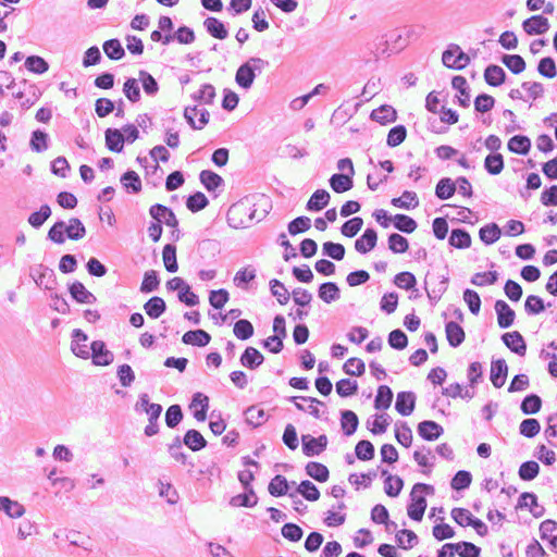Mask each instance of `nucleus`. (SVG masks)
<instances>
[{
    "instance_id": "1",
    "label": "nucleus",
    "mask_w": 557,
    "mask_h": 557,
    "mask_svg": "<svg viewBox=\"0 0 557 557\" xmlns=\"http://www.w3.org/2000/svg\"><path fill=\"white\" fill-rule=\"evenodd\" d=\"M256 196L244 197L236 203L232 205L227 212V222L233 228H245L250 226L255 221L259 222L264 216L267 211L257 214L255 202Z\"/></svg>"
},
{
    "instance_id": "2",
    "label": "nucleus",
    "mask_w": 557,
    "mask_h": 557,
    "mask_svg": "<svg viewBox=\"0 0 557 557\" xmlns=\"http://www.w3.org/2000/svg\"><path fill=\"white\" fill-rule=\"evenodd\" d=\"M269 66V61L259 57H251L237 69L235 82L240 88L248 90L251 88L256 76Z\"/></svg>"
},
{
    "instance_id": "3",
    "label": "nucleus",
    "mask_w": 557,
    "mask_h": 557,
    "mask_svg": "<svg viewBox=\"0 0 557 557\" xmlns=\"http://www.w3.org/2000/svg\"><path fill=\"white\" fill-rule=\"evenodd\" d=\"M422 492L433 493L434 487L425 483H416L410 493V504L407 512L410 519L421 521L426 509V499L421 495Z\"/></svg>"
},
{
    "instance_id": "4",
    "label": "nucleus",
    "mask_w": 557,
    "mask_h": 557,
    "mask_svg": "<svg viewBox=\"0 0 557 557\" xmlns=\"http://www.w3.org/2000/svg\"><path fill=\"white\" fill-rule=\"evenodd\" d=\"M29 276L34 280L38 287L46 290L52 292L58 286L55 272L42 263L32 267Z\"/></svg>"
},
{
    "instance_id": "5",
    "label": "nucleus",
    "mask_w": 557,
    "mask_h": 557,
    "mask_svg": "<svg viewBox=\"0 0 557 557\" xmlns=\"http://www.w3.org/2000/svg\"><path fill=\"white\" fill-rule=\"evenodd\" d=\"M442 61L449 69L462 70L470 63V58L458 45L450 44L443 52Z\"/></svg>"
},
{
    "instance_id": "6",
    "label": "nucleus",
    "mask_w": 557,
    "mask_h": 557,
    "mask_svg": "<svg viewBox=\"0 0 557 557\" xmlns=\"http://www.w3.org/2000/svg\"><path fill=\"white\" fill-rule=\"evenodd\" d=\"M273 332L275 333L272 336H269L263 341V347H270V342H275L273 348H271V352L278 354L283 349V339L286 337V326H285V318L283 315H276L273 320Z\"/></svg>"
},
{
    "instance_id": "7",
    "label": "nucleus",
    "mask_w": 557,
    "mask_h": 557,
    "mask_svg": "<svg viewBox=\"0 0 557 557\" xmlns=\"http://www.w3.org/2000/svg\"><path fill=\"white\" fill-rule=\"evenodd\" d=\"M91 350V359L95 366H109L114 360V355L111 350L107 348V345L103 341H94L90 344Z\"/></svg>"
},
{
    "instance_id": "8",
    "label": "nucleus",
    "mask_w": 557,
    "mask_h": 557,
    "mask_svg": "<svg viewBox=\"0 0 557 557\" xmlns=\"http://www.w3.org/2000/svg\"><path fill=\"white\" fill-rule=\"evenodd\" d=\"M302 453L307 457H312L320 455L323 450H325L327 446V437L326 435H320L319 437H313L311 435H302Z\"/></svg>"
},
{
    "instance_id": "9",
    "label": "nucleus",
    "mask_w": 557,
    "mask_h": 557,
    "mask_svg": "<svg viewBox=\"0 0 557 557\" xmlns=\"http://www.w3.org/2000/svg\"><path fill=\"white\" fill-rule=\"evenodd\" d=\"M193 417L203 422L207 419V411L209 408V397L203 393L197 392L193 395L191 401L188 406Z\"/></svg>"
},
{
    "instance_id": "10",
    "label": "nucleus",
    "mask_w": 557,
    "mask_h": 557,
    "mask_svg": "<svg viewBox=\"0 0 557 557\" xmlns=\"http://www.w3.org/2000/svg\"><path fill=\"white\" fill-rule=\"evenodd\" d=\"M208 115L206 109L199 110L196 106L187 107L184 111L187 123L195 129H201L207 125L209 122Z\"/></svg>"
},
{
    "instance_id": "11",
    "label": "nucleus",
    "mask_w": 557,
    "mask_h": 557,
    "mask_svg": "<svg viewBox=\"0 0 557 557\" xmlns=\"http://www.w3.org/2000/svg\"><path fill=\"white\" fill-rule=\"evenodd\" d=\"M69 293L71 297L78 304L90 305L97 301V297L91 292H89L79 281H75L69 284Z\"/></svg>"
},
{
    "instance_id": "12",
    "label": "nucleus",
    "mask_w": 557,
    "mask_h": 557,
    "mask_svg": "<svg viewBox=\"0 0 557 557\" xmlns=\"http://www.w3.org/2000/svg\"><path fill=\"white\" fill-rule=\"evenodd\" d=\"M522 27L528 35H541L549 29V22L543 15H533L523 21Z\"/></svg>"
},
{
    "instance_id": "13",
    "label": "nucleus",
    "mask_w": 557,
    "mask_h": 557,
    "mask_svg": "<svg viewBox=\"0 0 557 557\" xmlns=\"http://www.w3.org/2000/svg\"><path fill=\"white\" fill-rule=\"evenodd\" d=\"M495 311L497 314V323L500 329H508L513 324L516 313L505 300L495 302Z\"/></svg>"
},
{
    "instance_id": "14",
    "label": "nucleus",
    "mask_w": 557,
    "mask_h": 557,
    "mask_svg": "<svg viewBox=\"0 0 557 557\" xmlns=\"http://www.w3.org/2000/svg\"><path fill=\"white\" fill-rule=\"evenodd\" d=\"M416 406V394L413 392H399L396 397L395 409L401 416H410Z\"/></svg>"
},
{
    "instance_id": "15",
    "label": "nucleus",
    "mask_w": 557,
    "mask_h": 557,
    "mask_svg": "<svg viewBox=\"0 0 557 557\" xmlns=\"http://www.w3.org/2000/svg\"><path fill=\"white\" fill-rule=\"evenodd\" d=\"M504 344L515 354L524 356L527 352V345L524 338L518 331L505 333L502 336Z\"/></svg>"
},
{
    "instance_id": "16",
    "label": "nucleus",
    "mask_w": 557,
    "mask_h": 557,
    "mask_svg": "<svg viewBox=\"0 0 557 557\" xmlns=\"http://www.w3.org/2000/svg\"><path fill=\"white\" fill-rule=\"evenodd\" d=\"M417 431L423 440L435 441L443 434L444 429L435 421L425 420L418 424Z\"/></svg>"
},
{
    "instance_id": "17",
    "label": "nucleus",
    "mask_w": 557,
    "mask_h": 557,
    "mask_svg": "<svg viewBox=\"0 0 557 557\" xmlns=\"http://www.w3.org/2000/svg\"><path fill=\"white\" fill-rule=\"evenodd\" d=\"M106 147L112 151L120 153L123 151L125 138L121 129L107 128L104 132Z\"/></svg>"
},
{
    "instance_id": "18",
    "label": "nucleus",
    "mask_w": 557,
    "mask_h": 557,
    "mask_svg": "<svg viewBox=\"0 0 557 557\" xmlns=\"http://www.w3.org/2000/svg\"><path fill=\"white\" fill-rule=\"evenodd\" d=\"M508 367L504 359L492 361L491 364V381L496 388L502 387L507 377Z\"/></svg>"
},
{
    "instance_id": "19",
    "label": "nucleus",
    "mask_w": 557,
    "mask_h": 557,
    "mask_svg": "<svg viewBox=\"0 0 557 557\" xmlns=\"http://www.w3.org/2000/svg\"><path fill=\"white\" fill-rule=\"evenodd\" d=\"M377 233L373 228H367L361 237L355 242V249L359 253H367L376 246Z\"/></svg>"
},
{
    "instance_id": "20",
    "label": "nucleus",
    "mask_w": 557,
    "mask_h": 557,
    "mask_svg": "<svg viewBox=\"0 0 557 557\" xmlns=\"http://www.w3.org/2000/svg\"><path fill=\"white\" fill-rule=\"evenodd\" d=\"M169 454L176 461H180L183 465L188 463L189 465L188 472H189L190 476L196 479V480H200L202 478V475L206 474L209 471V468L198 467L194 462H188L187 461V455L184 451H182V449L169 450Z\"/></svg>"
},
{
    "instance_id": "21",
    "label": "nucleus",
    "mask_w": 557,
    "mask_h": 557,
    "mask_svg": "<svg viewBox=\"0 0 557 557\" xmlns=\"http://www.w3.org/2000/svg\"><path fill=\"white\" fill-rule=\"evenodd\" d=\"M162 412V406L159 404H152V406H149V410H146V413L148 414V425H146L144 433L146 436L151 437L159 432V423L158 420Z\"/></svg>"
},
{
    "instance_id": "22",
    "label": "nucleus",
    "mask_w": 557,
    "mask_h": 557,
    "mask_svg": "<svg viewBox=\"0 0 557 557\" xmlns=\"http://www.w3.org/2000/svg\"><path fill=\"white\" fill-rule=\"evenodd\" d=\"M182 342L185 345L205 347L209 344V333L201 329L190 330L183 335Z\"/></svg>"
},
{
    "instance_id": "23",
    "label": "nucleus",
    "mask_w": 557,
    "mask_h": 557,
    "mask_svg": "<svg viewBox=\"0 0 557 557\" xmlns=\"http://www.w3.org/2000/svg\"><path fill=\"white\" fill-rule=\"evenodd\" d=\"M183 443L193 451H199L207 447L208 442L205 436L197 430L190 429L188 430L184 437Z\"/></svg>"
},
{
    "instance_id": "24",
    "label": "nucleus",
    "mask_w": 557,
    "mask_h": 557,
    "mask_svg": "<svg viewBox=\"0 0 557 557\" xmlns=\"http://www.w3.org/2000/svg\"><path fill=\"white\" fill-rule=\"evenodd\" d=\"M446 338L451 347L460 346L465 341L463 329L454 321H449L445 325Z\"/></svg>"
},
{
    "instance_id": "25",
    "label": "nucleus",
    "mask_w": 557,
    "mask_h": 557,
    "mask_svg": "<svg viewBox=\"0 0 557 557\" xmlns=\"http://www.w3.org/2000/svg\"><path fill=\"white\" fill-rule=\"evenodd\" d=\"M263 360V355L255 347H247L240 356L242 366L250 370L257 369Z\"/></svg>"
},
{
    "instance_id": "26",
    "label": "nucleus",
    "mask_w": 557,
    "mask_h": 557,
    "mask_svg": "<svg viewBox=\"0 0 557 557\" xmlns=\"http://www.w3.org/2000/svg\"><path fill=\"white\" fill-rule=\"evenodd\" d=\"M371 119L382 125L395 122L397 119L396 110L388 104H383L371 112Z\"/></svg>"
},
{
    "instance_id": "27",
    "label": "nucleus",
    "mask_w": 557,
    "mask_h": 557,
    "mask_svg": "<svg viewBox=\"0 0 557 557\" xmlns=\"http://www.w3.org/2000/svg\"><path fill=\"white\" fill-rule=\"evenodd\" d=\"M144 310L149 318L158 319L166 311V304L163 298L153 296L145 302Z\"/></svg>"
},
{
    "instance_id": "28",
    "label": "nucleus",
    "mask_w": 557,
    "mask_h": 557,
    "mask_svg": "<svg viewBox=\"0 0 557 557\" xmlns=\"http://www.w3.org/2000/svg\"><path fill=\"white\" fill-rule=\"evenodd\" d=\"M318 296L325 304H331L341 298V289L334 282H326L320 285Z\"/></svg>"
},
{
    "instance_id": "29",
    "label": "nucleus",
    "mask_w": 557,
    "mask_h": 557,
    "mask_svg": "<svg viewBox=\"0 0 557 557\" xmlns=\"http://www.w3.org/2000/svg\"><path fill=\"white\" fill-rule=\"evenodd\" d=\"M484 79L490 86L497 87L505 83L506 73L499 65L491 64L484 71Z\"/></svg>"
},
{
    "instance_id": "30",
    "label": "nucleus",
    "mask_w": 557,
    "mask_h": 557,
    "mask_svg": "<svg viewBox=\"0 0 557 557\" xmlns=\"http://www.w3.org/2000/svg\"><path fill=\"white\" fill-rule=\"evenodd\" d=\"M0 510L4 511L10 518H20L24 515L25 508L16 500L7 496H0Z\"/></svg>"
},
{
    "instance_id": "31",
    "label": "nucleus",
    "mask_w": 557,
    "mask_h": 557,
    "mask_svg": "<svg viewBox=\"0 0 557 557\" xmlns=\"http://www.w3.org/2000/svg\"><path fill=\"white\" fill-rule=\"evenodd\" d=\"M49 135L41 131L35 129L32 132L29 147L34 152L41 153L49 148Z\"/></svg>"
},
{
    "instance_id": "32",
    "label": "nucleus",
    "mask_w": 557,
    "mask_h": 557,
    "mask_svg": "<svg viewBox=\"0 0 557 557\" xmlns=\"http://www.w3.org/2000/svg\"><path fill=\"white\" fill-rule=\"evenodd\" d=\"M330 198V194L325 189H317L308 200L306 209L320 211L329 205Z\"/></svg>"
},
{
    "instance_id": "33",
    "label": "nucleus",
    "mask_w": 557,
    "mask_h": 557,
    "mask_svg": "<svg viewBox=\"0 0 557 557\" xmlns=\"http://www.w3.org/2000/svg\"><path fill=\"white\" fill-rule=\"evenodd\" d=\"M448 243L454 248L466 249L471 246V236L465 230L455 228L450 233Z\"/></svg>"
},
{
    "instance_id": "34",
    "label": "nucleus",
    "mask_w": 557,
    "mask_h": 557,
    "mask_svg": "<svg viewBox=\"0 0 557 557\" xmlns=\"http://www.w3.org/2000/svg\"><path fill=\"white\" fill-rule=\"evenodd\" d=\"M120 181L123 187L129 193L138 194L141 190V180L133 170H127L121 176Z\"/></svg>"
},
{
    "instance_id": "35",
    "label": "nucleus",
    "mask_w": 557,
    "mask_h": 557,
    "mask_svg": "<svg viewBox=\"0 0 557 557\" xmlns=\"http://www.w3.org/2000/svg\"><path fill=\"white\" fill-rule=\"evenodd\" d=\"M352 175L348 174H333L330 178V186L335 193H345L352 188Z\"/></svg>"
},
{
    "instance_id": "36",
    "label": "nucleus",
    "mask_w": 557,
    "mask_h": 557,
    "mask_svg": "<svg viewBox=\"0 0 557 557\" xmlns=\"http://www.w3.org/2000/svg\"><path fill=\"white\" fill-rule=\"evenodd\" d=\"M392 205L394 207L410 210L414 209L419 206V199L414 191L405 190L403 195L398 198L392 199Z\"/></svg>"
},
{
    "instance_id": "37",
    "label": "nucleus",
    "mask_w": 557,
    "mask_h": 557,
    "mask_svg": "<svg viewBox=\"0 0 557 557\" xmlns=\"http://www.w3.org/2000/svg\"><path fill=\"white\" fill-rule=\"evenodd\" d=\"M246 493L238 494L231 498L230 504L234 507H248L251 508L257 505L258 497L252 487L245 490Z\"/></svg>"
},
{
    "instance_id": "38",
    "label": "nucleus",
    "mask_w": 557,
    "mask_h": 557,
    "mask_svg": "<svg viewBox=\"0 0 557 557\" xmlns=\"http://www.w3.org/2000/svg\"><path fill=\"white\" fill-rule=\"evenodd\" d=\"M445 547L455 548L454 554L457 553L460 557H479L480 547L470 542H459V543H447Z\"/></svg>"
},
{
    "instance_id": "39",
    "label": "nucleus",
    "mask_w": 557,
    "mask_h": 557,
    "mask_svg": "<svg viewBox=\"0 0 557 557\" xmlns=\"http://www.w3.org/2000/svg\"><path fill=\"white\" fill-rule=\"evenodd\" d=\"M66 237L71 240H79L86 235V227L78 218H71L69 225L65 224Z\"/></svg>"
},
{
    "instance_id": "40",
    "label": "nucleus",
    "mask_w": 557,
    "mask_h": 557,
    "mask_svg": "<svg viewBox=\"0 0 557 557\" xmlns=\"http://www.w3.org/2000/svg\"><path fill=\"white\" fill-rule=\"evenodd\" d=\"M502 231L496 223H490L482 226L479 231L480 239L485 245H492L500 238Z\"/></svg>"
},
{
    "instance_id": "41",
    "label": "nucleus",
    "mask_w": 557,
    "mask_h": 557,
    "mask_svg": "<svg viewBox=\"0 0 557 557\" xmlns=\"http://www.w3.org/2000/svg\"><path fill=\"white\" fill-rule=\"evenodd\" d=\"M305 469L306 473L318 482H326L330 476L327 467L320 462L310 461Z\"/></svg>"
},
{
    "instance_id": "42",
    "label": "nucleus",
    "mask_w": 557,
    "mask_h": 557,
    "mask_svg": "<svg viewBox=\"0 0 557 557\" xmlns=\"http://www.w3.org/2000/svg\"><path fill=\"white\" fill-rule=\"evenodd\" d=\"M341 425L344 434L350 436L357 431L359 419L354 411L344 410L342 411Z\"/></svg>"
},
{
    "instance_id": "43",
    "label": "nucleus",
    "mask_w": 557,
    "mask_h": 557,
    "mask_svg": "<svg viewBox=\"0 0 557 557\" xmlns=\"http://www.w3.org/2000/svg\"><path fill=\"white\" fill-rule=\"evenodd\" d=\"M162 258L164 268L170 273H175L178 270L176 260V246L173 244H166L162 250Z\"/></svg>"
},
{
    "instance_id": "44",
    "label": "nucleus",
    "mask_w": 557,
    "mask_h": 557,
    "mask_svg": "<svg viewBox=\"0 0 557 557\" xmlns=\"http://www.w3.org/2000/svg\"><path fill=\"white\" fill-rule=\"evenodd\" d=\"M509 151L518 154H527L531 148V140L523 135L511 137L507 144Z\"/></svg>"
},
{
    "instance_id": "45",
    "label": "nucleus",
    "mask_w": 557,
    "mask_h": 557,
    "mask_svg": "<svg viewBox=\"0 0 557 557\" xmlns=\"http://www.w3.org/2000/svg\"><path fill=\"white\" fill-rule=\"evenodd\" d=\"M451 86L461 95L458 98L459 104L468 108L470 106V94L467 79L463 76H455L451 81Z\"/></svg>"
},
{
    "instance_id": "46",
    "label": "nucleus",
    "mask_w": 557,
    "mask_h": 557,
    "mask_svg": "<svg viewBox=\"0 0 557 557\" xmlns=\"http://www.w3.org/2000/svg\"><path fill=\"white\" fill-rule=\"evenodd\" d=\"M432 284L433 287L431 290H428V297L432 302H437L447 290L448 276L446 274L440 275Z\"/></svg>"
},
{
    "instance_id": "47",
    "label": "nucleus",
    "mask_w": 557,
    "mask_h": 557,
    "mask_svg": "<svg viewBox=\"0 0 557 557\" xmlns=\"http://www.w3.org/2000/svg\"><path fill=\"white\" fill-rule=\"evenodd\" d=\"M102 47L106 55L111 60L117 61L125 55V50L116 38L104 41Z\"/></svg>"
},
{
    "instance_id": "48",
    "label": "nucleus",
    "mask_w": 557,
    "mask_h": 557,
    "mask_svg": "<svg viewBox=\"0 0 557 557\" xmlns=\"http://www.w3.org/2000/svg\"><path fill=\"white\" fill-rule=\"evenodd\" d=\"M456 191V184L455 182L449 177H444L438 181L436 188H435V195L441 200H447L449 199Z\"/></svg>"
},
{
    "instance_id": "49",
    "label": "nucleus",
    "mask_w": 557,
    "mask_h": 557,
    "mask_svg": "<svg viewBox=\"0 0 557 557\" xmlns=\"http://www.w3.org/2000/svg\"><path fill=\"white\" fill-rule=\"evenodd\" d=\"M289 483L285 476L277 474L269 483L268 490L272 496L280 497L288 493Z\"/></svg>"
},
{
    "instance_id": "50",
    "label": "nucleus",
    "mask_w": 557,
    "mask_h": 557,
    "mask_svg": "<svg viewBox=\"0 0 557 557\" xmlns=\"http://www.w3.org/2000/svg\"><path fill=\"white\" fill-rule=\"evenodd\" d=\"M393 400V392L387 385H381L374 399V407L377 410L387 409Z\"/></svg>"
},
{
    "instance_id": "51",
    "label": "nucleus",
    "mask_w": 557,
    "mask_h": 557,
    "mask_svg": "<svg viewBox=\"0 0 557 557\" xmlns=\"http://www.w3.org/2000/svg\"><path fill=\"white\" fill-rule=\"evenodd\" d=\"M208 205L209 200L207 196L201 191H196L189 195L186 199V207L193 213L205 209Z\"/></svg>"
},
{
    "instance_id": "52",
    "label": "nucleus",
    "mask_w": 557,
    "mask_h": 557,
    "mask_svg": "<svg viewBox=\"0 0 557 557\" xmlns=\"http://www.w3.org/2000/svg\"><path fill=\"white\" fill-rule=\"evenodd\" d=\"M24 66L27 71L35 74H44L49 70L48 62L39 55H29L26 58Z\"/></svg>"
},
{
    "instance_id": "53",
    "label": "nucleus",
    "mask_w": 557,
    "mask_h": 557,
    "mask_svg": "<svg viewBox=\"0 0 557 557\" xmlns=\"http://www.w3.org/2000/svg\"><path fill=\"white\" fill-rule=\"evenodd\" d=\"M485 170L492 175H498L504 170V158L500 153H491L484 160Z\"/></svg>"
},
{
    "instance_id": "54",
    "label": "nucleus",
    "mask_w": 557,
    "mask_h": 557,
    "mask_svg": "<svg viewBox=\"0 0 557 557\" xmlns=\"http://www.w3.org/2000/svg\"><path fill=\"white\" fill-rule=\"evenodd\" d=\"M502 62L513 73L520 74L525 70V61L519 54H504Z\"/></svg>"
},
{
    "instance_id": "55",
    "label": "nucleus",
    "mask_w": 557,
    "mask_h": 557,
    "mask_svg": "<svg viewBox=\"0 0 557 557\" xmlns=\"http://www.w3.org/2000/svg\"><path fill=\"white\" fill-rule=\"evenodd\" d=\"M542 399L535 394H530L524 397L520 405V409L524 414H534L541 410Z\"/></svg>"
},
{
    "instance_id": "56",
    "label": "nucleus",
    "mask_w": 557,
    "mask_h": 557,
    "mask_svg": "<svg viewBox=\"0 0 557 557\" xmlns=\"http://www.w3.org/2000/svg\"><path fill=\"white\" fill-rule=\"evenodd\" d=\"M396 541L401 548L409 549L418 544V536L413 531L403 529L397 531Z\"/></svg>"
},
{
    "instance_id": "57",
    "label": "nucleus",
    "mask_w": 557,
    "mask_h": 557,
    "mask_svg": "<svg viewBox=\"0 0 557 557\" xmlns=\"http://www.w3.org/2000/svg\"><path fill=\"white\" fill-rule=\"evenodd\" d=\"M160 285V278L158 272L154 270H149L144 274V280L140 285V292L144 294H149L154 292Z\"/></svg>"
},
{
    "instance_id": "58",
    "label": "nucleus",
    "mask_w": 557,
    "mask_h": 557,
    "mask_svg": "<svg viewBox=\"0 0 557 557\" xmlns=\"http://www.w3.org/2000/svg\"><path fill=\"white\" fill-rule=\"evenodd\" d=\"M394 226L404 233L410 234L416 231L418 224L417 222L406 214H396L393 218Z\"/></svg>"
},
{
    "instance_id": "59",
    "label": "nucleus",
    "mask_w": 557,
    "mask_h": 557,
    "mask_svg": "<svg viewBox=\"0 0 557 557\" xmlns=\"http://www.w3.org/2000/svg\"><path fill=\"white\" fill-rule=\"evenodd\" d=\"M50 215L51 208L49 207V205H42L38 211L33 212L28 216L27 221L34 228H39L50 218Z\"/></svg>"
},
{
    "instance_id": "60",
    "label": "nucleus",
    "mask_w": 557,
    "mask_h": 557,
    "mask_svg": "<svg viewBox=\"0 0 557 557\" xmlns=\"http://www.w3.org/2000/svg\"><path fill=\"white\" fill-rule=\"evenodd\" d=\"M270 290L281 305H286L290 299V294L282 282L273 278L269 283Z\"/></svg>"
},
{
    "instance_id": "61",
    "label": "nucleus",
    "mask_w": 557,
    "mask_h": 557,
    "mask_svg": "<svg viewBox=\"0 0 557 557\" xmlns=\"http://www.w3.org/2000/svg\"><path fill=\"white\" fill-rule=\"evenodd\" d=\"M296 493L302 495L309 502H315L320 498L318 487L309 480L302 481L298 485Z\"/></svg>"
},
{
    "instance_id": "62",
    "label": "nucleus",
    "mask_w": 557,
    "mask_h": 557,
    "mask_svg": "<svg viewBox=\"0 0 557 557\" xmlns=\"http://www.w3.org/2000/svg\"><path fill=\"white\" fill-rule=\"evenodd\" d=\"M47 238L58 245L64 244L67 238L65 234V222H55L48 231Z\"/></svg>"
},
{
    "instance_id": "63",
    "label": "nucleus",
    "mask_w": 557,
    "mask_h": 557,
    "mask_svg": "<svg viewBox=\"0 0 557 557\" xmlns=\"http://www.w3.org/2000/svg\"><path fill=\"white\" fill-rule=\"evenodd\" d=\"M246 422L253 428L260 426L267 420L265 412L263 409L257 406H251L245 411Z\"/></svg>"
},
{
    "instance_id": "64",
    "label": "nucleus",
    "mask_w": 557,
    "mask_h": 557,
    "mask_svg": "<svg viewBox=\"0 0 557 557\" xmlns=\"http://www.w3.org/2000/svg\"><path fill=\"white\" fill-rule=\"evenodd\" d=\"M540 533L543 540H549L550 543L557 545V522L545 520L540 525Z\"/></svg>"
}]
</instances>
